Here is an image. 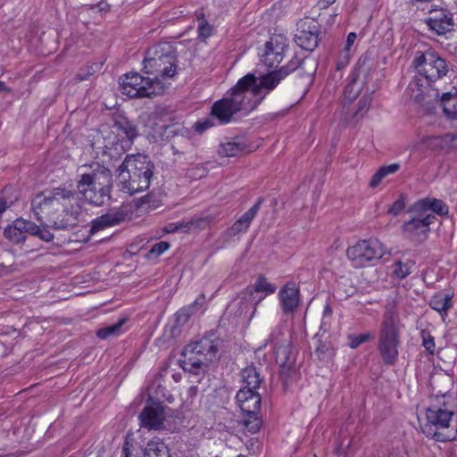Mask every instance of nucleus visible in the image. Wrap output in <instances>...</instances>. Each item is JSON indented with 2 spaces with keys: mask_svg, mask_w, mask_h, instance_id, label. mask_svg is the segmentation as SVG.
I'll list each match as a JSON object with an SVG mask.
<instances>
[{
  "mask_svg": "<svg viewBox=\"0 0 457 457\" xmlns=\"http://www.w3.org/2000/svg\"><path fill=\"white\" fill-rule=\"evenodd\" d=\"M31 204L37 219H45L54 229L72 228L81 213L78 193L66 187L45 190L36 196Z\"/></svg>",
  "mask_w": 457,
  "mask_h": 457,
  "instance_id": "obj_1",
  "label": "nucleus"
},
{
  "mask_svg": "<svg viewBox=\"0 0 457 457\" xmlns=\"http://www.w3.org/2000/svg\"><path fill=\"white\" fill-rule=\"evenodd\" d=\"M154 164L147 155L137 154L126 155L117 168L120 190L129 195L149 188L154 177Z\"/></svg>",
  "mask_w": 457,
  "mask_h": 457,
  "instance_id": "obj_2",
  "label": "nucleus"
},
{
  "mask_svg": "<svg viewBox=\"0 0 457 457\" xmlns=\"http://www.w3.org/2000/svg\"><path fill=\"white\" fill-rule=\"evenodd\" d=\"M112 185L111 170L98 162H93L88 170L80 174L77 187L89 204L102 206L111 198Z\"/></svg>",
  "mask_w": 457,
  "mask_h": 457,
  "instance_id": "obj_3",
  "label": "nucleus"
},
{
  "mask_svg": "<svg viewBox=\"0 0 457 457\" xmlns=\"http://www.w3.org/2000/svg\"><path fill=\"white\" fill-rule=\"evenodd\" d=\"M178 55L176 49L167 42L151 46L144 58V71L153 75V80L162 81L177 74Z\"/></svg>",
  "mask_w": 457,
  "mask_h": 457,
  "instance_id": "obj_4",
  "label": "nucleus"
},
{
  "mask_svg": "<svg viewBox=\"0 0 457 457\" xmlns=\"http://www.w3.org/2000/svg\"><path fill=\"white\" fill-rule=\"evenodd\" d=\"M220 345L221 340L213 333L187 345L182 352L181 368L195 374L198 370L207 368L216 359Z\"/></svg>",
  "mask_w": 457,
  "mask_h": 457,
  "instance_id": "obj_5",
  "label": "nucleus"
},
{
  "mask_svg": "<svg viewBox=\"0 0 457 457\" xmlns=\"http://www.w3.org/2000/svg\"><path fill=\"white\" fill-rule=\"evenodd\" d=\"M450 63L441 57L437 52L429 48L426 51H417L411 66L418 74L412 80L420 79L423 88L430 91L433 83L443 79L450 71Z\"/></svg>",
  "mask_w": 457,
  "mask_h": 457,
  "instance_id": "obj_6",
  "label": "nucleus"
},
{
  "mask_svg": "<svg viewBox=\"0 0 457 457\" xmlns=\"http://www.w3.org/2000/svg\"><path fill=\"white\" fill-rule=\"evenodd\" d=\"M420 79L409 83L408 90L413 100L422 106H428L436 102L440 104L445 116L450 120H457V87H452L448 91L439 94L437 88L426 91Z\"/></svg>",
  "mask_w": 457,
  "mask_h": 457,
  "instance_id": "obj_7",
  "label": "nucleus"
},
{
  "mask_svg": "<svg viewBox=\"0 0 457 457\" xmlns=\"http://www.w3.org/2000/svg\"><path fill=\"white\" fill-rule=\"evenodd\" d=\"M304 58H300L297 54H294L287 64L279 69H275L266 74L257 78L254 75V83L251 85L253 87V96L260 100V104L281 80L285 79L292 72L303 69Z\"/></svg>",
  "mask_w": 457,
  "mask_h": 457,
  "instance_id": "obj_8",
  "label": "nucleus"
},
{
  "mask_svg": "<svg viewBox=\"0 0 457 457\" xmlns=\"http://www.w3.org/2000/svg\"><path fill=\"white\" fill-rule=\"evenodd\" d=\"M400 330L395 318L387 314L385 316L379 331L378 350L385 365L393 366L399 356Z\"/></svg>",
  "mask_w": 457,
  "mask_h": 457,
  "instance_id": "obj_9",
  "label": "nucleus"
},
{
  "mask_svg": "<svg viewBox=\"0 0 457 457\" xmlns=\"http://www.w3.org/2000/svg\"><path fill=\"white\" fill-rule=\"evenodd\" d=\"M120 90L129 98L160 96L164 92V83L145 78L138 72H129L119 79Z\"/></svg>",
  "mask_w": 457,
  "mask_h": 457,
  "instance_id": "obj_10",
  "label": "nucleus"
},
{
  "mask_svg": "<svg viewBox=\"0 0 457 457\" xmlns=\"http://www.w3.org/2000/svg\"><path fill=\"white\" fill-rule=\"evenodd\" d=\"M453 411L443 406L434 405L426 410L427 424L422 428L423 434L436 442H450L455 439L457 430L441 432L438 429L448 428L453 416Z\"/></svg>",
  "mask_w": 457,
  "mask_h": 457,
  "instance_id": "obj_11",
  "label": "nucleus"
},
{
  "mask_svg": "<svg viewBox=\"0 0 457 457\" xmlns=\"http://www.w3.org/2000/svg\"><path fill=\"white\" fill-rule=\"evenodd\" d=\"M386 246L378 238L362 239L349 246L346 256L354 268L373 265L386 253Z\"/></svg>",
  "mask_w": 457,
  "mask_h": 457,
  "instance_id": "obj_12",
  "label": "nucleus"
},
{
  "mask_svg": "<svg viewBox=\"0 0 457 457\" xmlns=\"http://www.w3.org/2000/svg\"><path fill=\"white\" fill-rule=\"evenodd\" d=\"M254 83V74L247 73L243 78L238 79L237 84L228 90L224 97L231 105L238 112H251L257 108L260 104V100L253 96V87L251 85Z\"/></svg>",
  "mask_w": 457,
  "mask_h": 457,
  "instance_id": "obj_13",
  "label": "nucleus"
},
{
  "mask_svg": "<svg viewBox=\"0 0 457 457\" xmlns=\"http://www.w3.org/2000/svg\"><path fill=\"white\" fill-rule=\"evenodd\" d=\"M96 158H103V162L119 160L125 152L129 148L130 145L124 139L119 137V135L113 131L108 132L106 136H97L91 145Z\"/></svg>",
  "mask_w": 457,
  "mask_h": 457,
  "instance_id": "obj_14",
  "label": "nucleus"
},
{
  "mask_svg": "<svg viewBox=\"0 0 457 457\" xmlns=\"http://www.w3.org/2000/svg\"><path fill=\"white\" fill-rule=\"evenodd\" d=\"M407 212L410 219L403 222L402 229L407 238L416 243L427 240L430 232V225L436 220L435 214H426L422 212H411V207Z\"/></svg>",
  "mask_w": 457,
  "mask_h": 457,
  "instance_id": "obj_15",
  "label": "nucleus"
},
{
  "mask_svg": "<svg viewBox=\"0 0 457 457\" xmlns=\"http://www.w3.org/2000/svg\"><path fill=\"white\" fill-rule=\"evenodd\" d=\"M122 454L124 457H169V450L161 440H151L143 446L135 439L127 437Z\"/></svg>",
  "mask_w": 457,
  "mask_h": 457,
  "instance_id": "obj_16",
  "label": "nucleus"
},
{
  "mask_svg": "<svg viewBox=\"0 0 457 457\" xmlns=\"http://www.w3.org/2000/svg\"><path fill=\"white\" fill-rule=\"evenodd\" d=\"M276 286L270 283L264 275H259L253 285L248 286L240 294V303L251 302L253 312H255L257 305L268 295L275 293Z\"/></svg>",
  "mask_w": 457,
  "mask_h": 457,
  "instance_id": "obj_17",
  "label": "nucleus"
},
{
  "mask_svg": "<svg viewBox=\"0 0 457 457\" xmlns=\"http://www.w3.org/2000/svg\"><path fill=\"white\" fill-rule=\"evenodd\" d=\"M288 45L287 40L280 36L272 37L264 45V49L260 54L262 62L269 68L277 69L284 60Z\"/></svg>",
  "mask_w": 457,
  "mask_h": 457,
  "instance_id": "obj_18",
  "label": "nucleus"
},
{
  "mask_svg": "<svg viewBox=\"0 0 457 457\" xmlns=\"http://www.w3.org/2000/svg\"><path fill=\"white\" fill-rule=\"evenodd\" d=\"M206 296L202 293L192 303L180 308L174 315V325L170 328L171 336L173 337L179 336L181 332V328L192 316L203 312L206 308Z\"/></svg>",
  "mask_w": 457,
  "mask_h": 457,
  "instance_id": "obj_19",
  "label": "nucleus"
},
{
  "mask_svg": "<svg viewBox=\"0 0 457 457\" xmlns=\"http://www.w3.org/2000/svg\"><path fill=\"white\" fill-rule=\"evenodd\" d=\"M140 426L149 430L163 428L164 407L160 403L146 404L139 414Z\"/></svg>",
  "mask_w": 457,
  "mask_h": 457,
  "instance_id": "obj_20",
  "label": "nucleus"
},
{
  "mask_svg": "<svg viewBox=\"0 0 457 457\" xmlns=\"http://www.w3.org/2000/svg\"><path fill=\"white\" fill-rule=\"evenodd\" d=\"M282 335V328H278L271 332L268 339L275 350L276 361L279 365L295 364V360L292 354L290 341L281 339Z\"/></svg>",
  "mask_w": 457,
  "mask_h": 457,
  "instance_id": "obj_21",
  "label": "nucleus"
},
{
  "mask_svg": "<svg viewBox=\"0 0 457 457\" xmlns=\"http://www.w3.org/2000/svg\"><path fill=\"white\" fill-rule=\"evenodd\" d=\"M278 299L284 314L294 313L300 303V291L295 282H287L278 292Z\"/></svg>",
  "mask_w": 457,
  "mask_h": 457,
  "instance_id": "obj_22",
  "label": "nucleus"
},
{
  "mask_svg": "<svg viewBox=\"0 0 457 457\" xmlns=\"http://www.w3.org/2000/svg\"><path fill=\"white\" fill-rule=\"evenodd\" d=\"M427 23L437 35H444L453 26V14L446 9H433Z\"/></svg>",
  "mask_w": 457,
  "mask_h": 457,
  "instance_id": "obj_23",
  "label": "nucleus"
},
{
  "mask_svg": "<svg viewBox=\"0 0 457 457\" xmlns=\"http://www.w3.org/2000/svg\"><path fill=\"white\" fill-rule=\"evenodd\" d=\"M295 43L306 51H313L319 44V29L316 25L303 23L295 35Z\"/></svg>",
  "mask_w": 457,
  "mask_h": 457,
  "instance_id": "obj_24",
  "label": "nucleus"
},
{
  "mask_svg": "<svg viewBox=\"0 0 457 457\" xmlns=\"http://www.w3.org/2000/svg\"><path fill=\"white\" fill-rule=\"evenodd\" d=\"M4 235L13 244L23 243L28 235H30V220L16 219L4 228Z\"/></svg>",
  "mask_w": 457,
  "mask_h": 457,
  "instance_id": "obj_25",
  "label": "nucleus"
},
{
  "mask_svg": "<svg viewBox=\"0 0 457 457\" xmlns=\"http://www.w3.org/2000/svg\"><path fill=\"white\" fill-rule=\"evenodd\" d=\"M236 399L244 413H253L260 411L262 397L257 391L240 389L237 393Z\"/></svg>",
  "mask_w": 457,
  "mask_h": 457,
  "instance_id": "obj_26",
  "label": "nucleus"
},
{
  "mask_svg": "<svg viewBox=\"0 0 457 457\" xmlns=\"http://www.w3.org/2000/svg\"><path fill=\"white\" fill-rule=\"evenodd\" d=\"M411 212H422L426 214H433L435 212L440 216L448 214V206L440 199L425 197L416 201L411 205Z\"/></svg>",
  "mask_w": 457,
  "mask_h": 457,
  "instance_id": "obj_27",
  "label": "nucleus"
},
{
  "mask_svg": "<svg viewBox=\"0 0 457 457\" xmlns=\"http://www.w3.org/2000/svg\"><path fill=\"white\" fill-rule=\"evenodd\" d=\"M112 120V128L115 129L117 131L124 134L125 138L123 139L125 140L126 143L131 145L134 140L139 135L137 126L135 124L134 121L129 120L126 116L120 113L114 114Z\"/></svg>",
  "mask_w": 457,
  "mask_h": 457,
  "instance_id": "obj_28",
  "label": "nucleus"
},
{
  "mask_svg": "<svg viewBox=\"0 0 457 457\" xmlns=\"http://www.w3.org/2000/svg\"><path fill=\"white\" fill-rule=\"evenodd\" d=\"M263 203V197H259L256 203L239 219H237L233 225L229 228L228 232L230 236H237L240 233L246 232L250 227L251 222L259 212L261 205Z\"/></svg>",
  "mask_w": 457,
  "mask_h": 457,
  "instance_id": "obj_29",
  "label": "nucleus"
},
{
  "mask_svg": "<svg viewBox=\"0 0 457 457\" xmlns=\"http://www.w3.org/2000/svg\"><path fill=\"white\" fill-rule=\"evenodd\" d=\"M237 113L236 108L224 96L216 101L211 110L212 117L217 120L219 124H226L232 120L233 116Z\"/></svg>",
  "mask_w": 457,
  "mask_h": 457,
  "instance_id": "obj_30",
  "label": "nucleus"
},
{
  "mask_svg": "<svg viewBox=\"0 0 457 457\" xmlns=\"http://www.w3.org/2000/svg\"><path fill=\"white\" fill-rule=\"evenodd\" d=\"M125 220V214L122 212H108L91 221L89 234L94 235L96 232L106 228L120 224Z\"/></svg>",
  "mask_w": 457,
  "mask_h": 457,
  "instance_id": "obj_31",
  "label": "nucleus"
},
{
  "mask_svg": "<svg viewBox=\"0 0 457 457\" xmlns=\"http://www.w3.org/2000/svg\"><path fill=\"white\" fill-rule=\"evenodd\" d=\"M248 151V145L245 138L244 137H236L230 141L221 144L219 153L225 156L234 157Z\"/></svg>",
  "mask_w": 457,
  "mask_h": 457,
  "instance_id": "obj_32",
  "label": "nucleus"
},
{
  "mask_svg": "<svg viewBox=\"0 0 457 457\" xmlns=\"http://www.w3.org/2000/svg\"><path fill=\"white\" fill-rule=\"evenodd\" d=\"M241 376L242 381L245 385L242 389L256 391L263 381V378L261 377L257 368L253 365H250L242 370Z\"/></svg>",
  "mask_w": 457,
  "mask_h": 457,
  "instance_id": "obj_33",
  "label": "nucleus"
},
{
  "mask_svg": "<svg viewBox=\"0 0 457 457\" xmlns=\"http://www.w3.org/2000/svg\"><path fill=\"white\" fill-rule=\"evenodd\" d=\"M452 298V295L436 293L431 297L429 301V306L433 310L439 312L441 316L444 318L445 316L447 315L449 309L453 306Z\"/></svg>",
  "mask_w": 457,
  "mask_h": 457,
  "instance_id": "obj_34",
  "label": "nucleus"
},
{
  "mask_svg": "<svg viewBox=\"0 0 457 457\" xmlns=\"http://www.w3.org/2000/svg\"><path fill=\"white\" fill-rule=\"evenodd\" d=\"M423 143L431 151H445L451 148V134L427 137L423 139Z\"/></svg>",
  "mask_w": 457,
  "mask_h": 457,
  "instance_id": "obj_35",
  "label": "nucleus"
},
{
  "mask_svg": "<svg viewBox=\"0 0 457 457\" xmlns=\"http://www.w3.org/2000/svg\"><path fill=\"white\" fill-rule=\"evenodd\" d=\"M126 319H120L117 322L109 326L99 328L96 336L100 339H107L109 337H117L123 332L122 327L126 322Z\"/></svg>",
  "mask_w": 457,
  "mask_h": 457,
  "instance_id": "obj_36",
  "label": "nucleus"
},
{
  "mask_svg": "<svg viewBox=\"0 0 457 457\" xmlns=\"http://www.w3.org/2000/svg\"><path fill=\"white\" fill-rule=\"evenodd\" d=\"M399 169L400 165L398 163H392L380 167L371 177L369 184L370 187L372 188L377 187L387 175L396 172Z\"/></svg>",
  "mask_w": 457,
  "mask_h": 457,
  "instance_id": "obj_37",
  "label": "nucleus"
},
{
  "mask_svg": "<svg viewBox=\"0 0 457 457\" xmlns=\"http://www.w3.org/2000/svg\"><path fill=\"white\" fill-rule=\"evenodd\" d=\"M414 264L415 263L412 261H397L391 266L392 274L399 279H404L411 273V269L413 268Z\"/></svg>",
  "mask_w": 457,
  "mask_h": 457,
  "instance_id": "obj_38",
  "label": "nucleus"
},
{
  "mask_svg": "<svg viewBox=\"0 0 457 457\" xmlns=\"http://www.w3.org/2000/svg\"><path fill=\"white\" fill-rule=\"evenodd\" d=\"M314 353L320 361H328L335 355V348L330 341H319Z\"/></svg>",
  "mask_w": 457,
  "mask_h": 457,
  "instance_id": "obj_39",
  "label": "nucleus"
},
{
  "mask_svg": "<svg viewBox=\"0 0 457 457\" xmlns=\"http://www.w3.org/2000/svg\"><path fill=\"white\" fill-rule=\"evenodd\" d=\"M257 413H245L242 420L245 428L252 434L258 432L262 425V420L257 416Z\"/></svg>",
  "mask_w": 457,
  "mask_h": 457,
  "instance_id": "obj_40",
  "label": "nucleus"
},
{
  "mask_svg": "<svg viewBox=\"0 0 457 457\" xmlns=\"http://www.w3.org/2000/svg\"><path fill=\"white\" fill-rule=\"evenodd\" d=\"M30 236H36L45 242H51L54 239V234L46 227H39L30 221Z\"/></svg>",
  "mask_w": 457,
  "mask_h": 457,
  "instance_id": "obj_41",
  "label": "nucleus"
},
{
  "mask_svg": "<svg viewBox=\"0 0 457 457\" xmlns=\"http://www.w3.org/2000/svg\"><path fill=\"white\" fill-rule=\"evenodd\" d=\"M361 91V88L356 85V78L354 75L352 76L350 81L345 86L344 90L345 98L349 102H353L357 98Z\"/></svg>",
  "mask_w": 457,
  "mask_h": 457,
  "instance_id": "obj_42",
  "label": "nucleus"
},
{
  "mask_svg": "<svg viewBox=\"0 0 457 457\" xmlns=\"http://www.w3.org/2000/svg\"><path fill=\"white\" fill-rule=\"evenodd\" d=\"M373 337V334L370 332L359 335L350 334L348 336V345L350 346V348L355 349L361 344L368 342Z\"/></svg>",
  "mask_w": 457,
  "mask_h": 457,
  "instance_id": "obj_43",
  "label": "nucleus"
},
{
  "mask_svg": "<svg viewBox=\"0 0 457 457\" xmlns=\"http://www.w3.org/2000/svg\"><path fill=\"white\" fill-rule=\"evenodd\" d=\"M295 375V364L280 365V377L285 385H288Z\"/></svg>",
  "mask_w": 457,
  "mask_h": 457,
  "instance_id": "obj_44",
  "label": "nucleus"
},
{
  "mask_svg": "<svg viewBox=\"0 0 457 457\" xmlns=\"http://www.w3.org/2000/svg\"><path fill=\"white\" fill-rule=\"evenodd\" d=\"M406 206V196L401 194L399 197L390 206L387 212L393 216L400 214Z\"/></svg>",
  "mask_w": 457,
  "mask_h": 457,
  "instance_id": "obj_45",
  "label": "nucleus"
},
{
  "mask_svg": "<svg viewBox=\"0 0 457 457\" xmlns=\"http://www.w3.org/2000/svg\"><path fill=\"white\" fill-rule=\"evenodd\" d=\"M371 97L369 95H364L358 103V108L354 116H363L370 109Z\"/></svg>",
  "mask_w": 457,
  "mask_h": 457,
  "instance_id": "obj_46",
  "label": "nucleus"
},
{
  "mask_svg": "<svg viewBox=\"0 0 457 457\" xmlns=\"http://www.w3.org/2000/svg\"><path fill=\"white\" fill-rule=\"evenodd\" d=\"M214 117H212V114L210 113V116L208 118L204 119L203 120H198L195 123V129L196 132L202 134L211 127L214 126L213 122Z\"/></svg>",
  "mask_w": 457,
  "mask_h": 457,
  "instance_id": "obj_47",
  "label": "nucleus"
},
{
  "mask_svg": "<svg viewBox=\"0 0 457 457\" xmlns=\"http://www.w3.org/2000/svg\"><path fill=\"white\" fill-rule=\"evenodd\" d=\"M169 247L170 244L168 242L160 241L152 246L149 253L154 255L155 257H158L161 254H162L165 251H167Z\"/></svg>",
  "mask_w": 457,
  "mask_h": 457,
  "instance_id": "obj_48",
  "label": "nucleus"
},
{
  "mask_svg": "<svg viewBox=\"0 0 457 457\" xmlns=\"http://www.w3.org/2000/svg\"><path fill=\"white\" fill-rule=\"evenodd\" d=\"M212 27L208 23L206 20L200 21L198 25V34L200 37L207 38L211 36Z\"/></svg>",
  "mask_w": 457,
  "mask_h": 457,
  "instance_id": "obj_49",
  "label": "nucleus"
},
{
  "mask_svg": "<svg viewBox=\"0 0 457 457\" xmlns=\"http://www.w3.org/2000/svg\"><path fill=\"white\" fill-rule=\"evenodd\" d=\"M422 339H423V342H422L423 346L426 348V350L429 353L433 354L435 352V347H436L434 337L432 336H430L428 333L426 335L425 331H423L422 332Z\"/></svg>",
  "mask_w": 457,
  "mask_h": 457,
  "instance_id": "obj_50",
  "label": "nucleus"
},
{
  "mask_svg": "<svg viewBox=\"0 0 457 457\" xmlns=\"http://www.w3.org/2000/svg\"><path fill=\"white\" fill-rule=\"evenodd\" d=\"M348 62H349V54H345V56L342 59H339L337 62V67H336V71H335V73H334L333 77L336 78L337 76V73H338V79H341L342 75H341L340 71L344 68L346 67Z\"/></svg>",
  "mask_w": 457,
  "mask_h": 457,
  "instance_id": "obj_51",
  "label": "nucleus"
},
{
  "mask_svg": "<svg viewBox=\"0 0 457 457\" xmlns=\"http://www.w3.org/2000/svg\"><path fill=\"white\" fill-rule=\"evenodd\" d=\"M189 228V223L178 222V223H169L166 227L167 233H174L179 230H185Z\"/></svg>",
  "mask_w": 457,
  "mask_h": 457,
  "instance_id": "obj_52",
  "label": "nucleus"
},
{
  "mask_svg": "<svg viewBox=\"0 0 457 457\" xmlns=\"http://www.w3.org/2000/svg\"><path fill=\"white\" fill-rule=\"evenodd\" d=\"M95 72L94 69L92 66L90 67H87V71H80L79 72H78L74 78V79L77 81V82H80V81H83V80H86L93 73Z\"/></svg>",
  "mask_w": 457,
  "mask_h": 457,
  "instance_id": "obj_53",
  "label": "nucleus"
},
{
  "mask_svg": "<svg viewBox=\"0 0 457 457\" xmlns=\"http://www.w3.org/2000/svg\"><path fill=\"white\" fill-rule=\"evenodd\" d=\"M357 35L354 32H350L347 35L346 43L345 46V54H348L352 46L353 45L354 41L356 40Z\"/></svg>",
  "mask_w": 457,
  "mask_h": 457,
  "instance_id": "obj_54",
  "label": "nucleus"
},
{
  "mask_svg": "<svg viewBox=\"0 0 457 457\" xmlns=\"http://www.w3.org/2000/svg\"><path fill=\"white\" fill-rule=\"evenodd\" d=\"M336 0H320L318 5L320 10L327 9L329 5L334 4Z\"/></svg>",
  "mask_w": 457,
  "mask_h": 457,
  "instance_id": "obj_55",
  "label": "nucleus"
},
{
  "mask_svg": "<svg viewBox=\"0 0 457 457\" xmlns=\"http://www.w3.org/2000/svg\"><path fill=\"white\" fill-rule=\"evenodd\" d=\"M332 315V308L328 303H327L323 310V319H326L327 317H331Z\"/></svg>",
  "mask_w": 457,
  "mask_h": 457,
  "instance_id": "obj_56",
  "label": "nucleus"
},
{
  "mask_svg": "<svg viewBox=\"0 0 457 457\" xmlns=\"http://www.w3.org/2000/svg\"><path fill=\"white\" fill-rule=\"evenodd\" d=\"M7 202L4 199L0 198V215L7 209Z\"/></svg>",
  "mask_w": 457,
  "mask_h": 457,
  "instance_id": "obj_57",
  "label": "nucleus"
},
{
  "mask_svg": "<svg viewBox=\"0 0 457 457\" xmlns=\"http://www.w3.org/2000/svg\"><path fill=\"white\" fill-rule=\"evenodd\" d=\"M451 148H457V134H451Z\"/></svg>",
  "mask_w": 457,
  "mask_h": 457,
  "instance_id": "obj_58",
  "label": "nucleus"
},
{
  "mask_svg": "<svg viewBox=\"0 0 457 457\" xmlns=\"http://www.w3.org/2000/svg\"><path fill=\"white\" fill-rule=\"evenodd\" d=\"M195 15H196V18L199 21V22L204 21V20H205L204 19V13L203 10L196 11L195 12Z\"/></svg>",
  "mask_w": 457,
  "mask_h": 457,
  "instance_id": "obj_59",
  "label": "nucleus"
},
{
  "mask_svg": "<svg viewBox=\"0 0 457 457\" xmlns=\"http://www.w3.org/2000/svg\"><path fill=\"white\" fill-rule=\"evenodd\" d=\"M343 448V443H340V445L335 449L336 453L338 455L345 453V450Z\"/></svg>",
  "mask_w": 457,
  "mask_h": 457,
  "instance_id": "obj_60",
  "label": "nucleus"
},
{
  "mask_svg": "<svg viewBox=\"0 0 457 457\" xmlns=\"http://www.w3.org/2000/svg\"><path fill=\"white\" fill-rule=\"evenodd\" d=\"M0 92H11V89L5 86L3 81H0Z\"/></svg>",
  "mask_w": 457,
  "mask_h": 457,
  "instance_id": "obj_61",
  "label": "nucleus"
},
{
  "mask_svg": "<svg viewBox=\"0 0 457 457\" xmlns=\"http://www.w3.org/2000/svg\"><path fill=\"white\" fill-rule=\"evenodd\" d=\"M149 198V195H144L139 199V202L145 203Z\"/></svg>",
  "mask_w": 457,
  "mask_h": 457,
  "instance_id": "obj_62",
  "label": "nucleus"
},
{
  "mask_svg": "<svg viewBox=\"0 0 457 457\" xmlns=\"http://www.w3.org/2000/svg\"><path fill=\"white\" fill-rule=\"evenodd\" d=\"M254 446V443H251L250 446L248 447L249 449H253Z\"/></svg>",
  "mask_w": 457,
  "mask_h": 457,
  "instance_id": "obj_63",
  "label": "nucleus"
},
{
  "mask_svg": "<svg viewBox=\"0 0 457 457\" xmlns=\"http://www.w3.org/2000/svg\"><path fill=\"white\" fill-rule=\"evenodd\" d=\"M237 457H246V456H245V455H242V454H240V455H238Z\"/></svg>",
  "mask_w": 457,
  "mask_h": 457,
  "instance_id": "obj_64",
  "label": "nucleus"
}]
</instances>
